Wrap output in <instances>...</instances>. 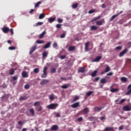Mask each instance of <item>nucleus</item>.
Segmentation results:
<instances>
[{"mask_svg": "<svg viewBox=\"0 0 131 131\" xmlns=\"http://www.w3.org/2000/svg\"><path fill=\"white\" fill-rule=\"evenodd\" d=\"M131 94V89L128 90L127 92L126 93V95L128 96V95H130Z\"/></svg>", "mask_w": 131, "mask_h": 131, "instance_id": "47", "label": "nucleus"}, {"mask_svg": "<svg viewBox=\"0 0 131 131\" xmlns=\"http://www.w3.org/2000/svg\"><path fill=\"white\" fill-rule=\"evenodd\" d=\"M17 79H18V75H15L11 77L10 81L12 82L13 85H15L17 83V81H16Z\"/></svg>", "mask_w": 131, "mask_h": 131, "instance_id": "2", "label": "nucleus"}, {"mask_svg": "<svg viewBox=\"0 0 131 131\" xmlns=\"http://www.w3.org/2000/svg\"><path fill=\"white\" fill-rule=\"evenodd\" d=\"M3 31L4 33H8L10 31V29L7 27H3Z\"/></svg>", "mask_w": 131, "mask_h": 131, "instance_id": "12", "label": "nucleus"}, {"mask_svg": "<svg viewBox=\"0 0 131 131\" xmlns=\"http://www.w3.org/2000/svg\"><path fill=\"white\" fill-rule=\"evenodd\" d=\"M36 47H37V46L35 45L31 48V50L29 52L30 55H32V53H33V52H34V51H35V50H36Z\"/></svg>", "mask_w": 131, "mask_h": 131, "instance_id": "9", "label": "nucleus"}, {"mask_svg": "<svg viewBox=\"0 0 131 131\" xmlns=\"http://www.w3.org/2000/svg\"><path fill=\"white\" fill-rule=\"evenodd\" d=\"M10 75H13L15 74V69H11L9 70Z\"/></svg>", "mask_w": 131, "mask_h": 131, "instance_id": "20", "label": "nucleus"}, {"mask_svg": "<svg viewBox=\"0 0 131 131\" xmlns=\"http://www.w3.org/2000/svg\"><path fill=\"white\" fill-rule=\"evenodd\" d=\"M113 75V73H112V72L109 73H108V74H107V75L108 76H111V75Z\"/></svg>", "mask_w": 131, "mask_h": 131, "instance_id": "63", "label": "nucleus"}, {"mask_svg": "<svg viewBox=\"0 0 131 131\" xmlns=\"http://www.w3.org/2000/svg\"><path fill=\"white\" fill-rule=\"evenodd\" d=\"M40 104V102L39 101H36L34 103V106H36L38 105H39Z\"/></svg>", "mask_w": 131, "mask_h": 131, "instance_id": "45", "label": "nucleus"}, {"mask_svg": "<svg viewBox=\"0 0 131 131\" xmlns=\"http://www.w3.org/2000/svg\"><path fill=\"white\" fill-rule=\"evenodd\" d=\"M24 88L26 90H28V89L30 88V85H29V84H26V85H25Z\"/></svg>", "mask_w": 131, "mask_h": 131, "instance_id": "41", "label": "nucleus"}, {"mask_svg": "<svg viewBox=\"0 0 131 131\" xmlns=\"http://www.w3.org/2000/svg\"><path fill=\"white\" fill-rule=\"evenodd\" d=\"M34 72L36 74V73H38V72H39V69L38 68H35L34 70Z\"/></svg>", "mask_w": 131, "mask_h": 131, "instance_id": "43", "label": "nucleus"}, {"mask_svg": "<svg viewBox=\"0 0 131 131\" xmlns=\"http://www.w3.org/2000/svg\"><path fill=\"white\" fill-rule=\"evenodd\" d=\"M56 117H61V115L59 113H57L56 114Z\"/></svg>", "mask_w": 131, "mask_h": 131, "instance_id": "62", "label": "nucleus"}, {"mask_svg": "<svg viewBox=\"0 0 131 131\" xmlns=\"http://www.w3.org/2000/svg\"><path fill=\"white\" fill-rule=\"evenodd\" d=\"M36 110H37V111L40 112V111H41V110H42V107H41V106H40L39 107V108L38 107H37L36 108Z\"/></svg>", "mask_w": 131, "mask_h": 131, "instance_id": "42", "label": "nucleus"}, {"mask_svg": "<svg viewBox=\"0 0 131 131\" xmlns=\"http://www.w3.org/2000/svg\"><path fill=\"white\" fill-rule=\"evenodd\" d=\"M125 101H126V100L125 99H122V100H121V101H120V102L118 104H121L122 103H124V102H125Z\"/></svg>", "mask_w": 131, "mask_h": 131, "instance_id": "55", "label": "nucleus"}, {"mask_svg": "<svg viewBox=\"0 0 131 131\" xmlns=\"http://www.w3.org/2000/svg\"><path fill=\"white\" fill-rule=\"evenodd\" d=\"M98 29V27L96 26H92L91 28V30H97Z\"/></svg>", "mask_w": 131, "mask_h": 131, "instance_id": "35", "label": "nucleus"}, {"mask_svg": "<svg viewBox=\"0 0 131 131\" xmlns=\"http://www.w3.org/2000/svg\"><path fill=\"white\" fill-rule=\"evenodd\" d=\"M97 73H98V70H95L92 74H91V76L92 77H95L97 75Z\"/></svg>", "mask_w": 131, "mask_h": 131, "instance_id": "22", "label": "nucleus"}, {"mask_svg": "<svg viewBox=\"0 0 131 131\" xmlns=\"http://www.w3.org/2000/svg\"><path fill=\"white\" fill-rule=\"evenodd\" d=\"M49 99L50 100H51V101H53V100H55V96L53 94H52L50 96Z\"/></svg>", "mask_w": 131, "mask_h": 131, "instance_id": "31", "label": "nucleus"}, {"mask_svg": "<svg viewBox=\"0 0 131 131\" xmlns=\"http://www.w3.org/2000/svg\"><path fill=\"white\" fill-rule=\"evenodd\" d=\"M36 42L37 43H43V42H45V41L43 40H36Z\"/></svg>", "mask_w": 131, "mask_h": 131, "instance_id": "49", "label": "nucleus"}, {"mask_svg": "<svg viewBox=\"0 0 131 131\" xmlns=\"http://www.w3.org/2000/svg\"><path fill=\"white\" fill-rule=\"evenodd\" d=\"M128 52V49H127V48H125L123 51L119 53V57H122L123 56H124V55H125L126 53H127Z\"/></svg>", "mask_w": 131, "mask_h": 131, "instance_id": "6", "label": "nucleus"}, {"mask_svg": "<svg viewBox=\"0 0 131 131\" xmlns=\"http://www.w3.org/2000/svg\"><path fill=\"white\" fill-rule=\"evenodd\" d=\"M109 81H110V80H109V78H108V77H106L105 79L102 78L100 80L101 83H103V84H105V83H106V82H109Z\"/></svg>", "mask_w": 131, "mask_h": 131, "instance_id": "4", "label": "nucleus"}, {"mask_svg": "<svg viewBox=\"0 0 131 131\" xmlns=\"http://www.w3.org/2000/svg\"><path fill=\"white\" fill-rule=\"evenodd\" d=\"M57 22L58 23H63V19L61 18H58L57 19Z\"/></svg>", "mask_w": 131, "mask_h": 131, "instance_id": "44", "label": "nucleus"}, {"mask_svg": "<svg viewBox=\"0 0 131 131\" xmlns=\"http://www.w3.org/2000/svg\"><path fill=\"white\" fill-rule=\"evenodd\" d=\"M49 81H50V80H49L48 79H43L40 82V84H41V85L47 84V83H48L49 82Z\"/></svg>", "mask_w": 131, "mask_h": 131, "instance_id": "10", "label": "nucleus"}, {"mask_svg": "<svg viewBox=\"0 0 131 131\" xmlns=\"http://www.w3.org/2000/svg\"><path fill=\"white\" fill-rule=\"evenodd\" d=\"M26 97H20V98H19V100H20V101H24V100H26Z\"/></svg>", "mask_w": 131, "mask_h": 131, "instance_id": "53", "label": "nucleus"}, {"mask_svg": "<svg viewBox=\"0 0 131 131\" xmlns=\"http://www.w3.org/2000/svg\"><path fill=\"white\" fill-rule=\"evenodd\" d=\"M83 120V119H82V117H79V118H78V121L79 122H80V121H82Z\"/></svg>", "mask_w": 131, "mask_h": 131, "instance_id": "59", "label": "nucleus"}, {"mask_svg": "<svg viewBox=\"0 0 131 131\" xmlns=\"http://www.w3.org/2000/svg\"><path fill=\"white\" fill-rule=\"evenodd\" d=\"M9 50H10L11 51L16 50V47H15L14 46L10 47H9Z\"/></svg>", "mask_w": 131, "mask_h": 131, "instance_id": "46", "label": "nucleus"}, {"mask_svg": "<svg viewBox=\"0 0 131 131\" xmlns=\"http://www.w3.org/2000/svg\"><path fill=\"white\" fill-rule=\"evenodd\" d=\"M75 50V47L74 46H70L68 48V51L70 52H72L73 51H74Z\"/></svg>", "mask_w": 131, "mask_h": 131, "instance_id": "24", "label": "nucleus"}, {"mask_svg": "<svg viewBox=\"0 0 131 131\" xmlns=\"http://www.w3.org/2000/svg\"><path fill=\"white\" fill-rule=\"evenodd\" d=\"M82 112H84V113H89L90 112V110L88 107H85L82 110Z\"/></svg>", "mask_w": 131, "mask_h": 131, "instance_id": "28", "label": "nucleus"}, {"mask_svg": "<svg viewBox=\"0 0 131 131\" xmlns=\"http://www.w3.org/2000/svg\"><path fill=\"white\" fill-rule=\"evenodd\" d=\"M111 92L112 93H116V92H118V89H112Z\"/></svg>", "mask_w": 131, "mask_h": 131, "instance_id": "38", "label": "nucleus"}, {"mask_svg": "<svg viewBox=\"0 0 131 131\" xmlns=\"http://www.w3.org/2000/svg\"><path fill=\"white\" fill-rule=\"evenodd\" d=\"M72 108H77V107H80V105H79V102H76L71 105Z\"/></svg>", "mask_w": 131, "mask_h": 131, "instance_id": "8", "label": "nucleus"}, {"mask_svg": "<svg viewBox=\"0 0 131 131\" xmlns=\"http://www.w3.org/2000/svg\"><path fill=\"white\" fill-rule=\"evenodd\" d=\"M65 36H66V34L65 33H63L60 36V38H64Z\"/></svg>", "mask_w": 131, "mask_h": 131, "instance_id": "50", "label": "nucleus"}, {"mask_svg": "<svg viewBox=\"0 0 131 131\" xmlns=\"http://www.w3.org/2000/svg\"><path fill=\"white\" fill-rule=\"evenodd\" d=\"M123 110L124 111H130V107L128 105H125L123 107Z\"/></svg>", "mask_w": 131, "mask_h": 131, "instance_id": "13", "label": "nucleus"}, {"mask_svg": "<svg viewBox=\"0 0 131 131\" xmlns=\"http://www.w3.org/2000/svg\"><path fill=\"white\" fill-rule=\"evenodd\" d=\"M45 14L43 13H41L39 15V19H43V18H45Z\"/></svg>", "mask_w": 131, "mask_h": 131, "instance_id": "39", "label": "nucleus"}, {"mask_svg": "<svg viewBox=\"0 0 131 131\" xmlns=\"http://www.w3.org/2000/svg\"><path fill=\"white\" fill-rule=\"evenodd\" d=\"M55 20H56V17H54V18L50 17L48 19V21L49 22H50V23H52V22H54Z\"/></svg>", "mask_w": 131, "mask_h": 131, "instance_id": "27", "label": "nucleus"}, {"mask_svg": "<svg viewBox=\"0 0 131 131\" xmlns=\"http://www.w3.org/2000/svg\"><path fill=\"white\" fill-rule=\"evenodd\" d=\"M33 12H34V9H31L29 13H30V14H32L33 13Z\"/></svg>", "mask_w": 131, "mask_h": 131, "instance_id": "64", "label": "nucleus"}, {"mask_svg": "<svg viewBox=\"0 0 131 131\" xmlns=\"http://www.w3.org/2000/svg\"><path fill=\"white\" fill-rule=\"evenodd\" d=\"M110 71V67H107L105 70V72H109Z\"/></svg>", "mask_w": 131, "mask_h": 131, "instance_id": "52", "label": "nucleus"}, {"mask_svg": "<svg viewBox=\"0 0 131 131\" xmlns=\"http://www.w3.org/2000/svg\"><path fill=\"white\" fill-rule=\"evenodd\" d=\"M47 70H48V68L45 67L43 70V74L41 76V78H46V77H47V75H48V74L47 73Z\"/></svg>", "mask_w": 131, "mask_h": 131, "instance_id": "3", "label": "nucleus"}, {"mask_svg": "<svg viewBox=\"0 0 131 131\" xmlns=\"http://www.w3.org/2000/svg\"><path fill=\"white\" fill-rule=\"evenodd\" d=\"M48 55H49V52L47 51H44L42 54V58H47V57H48Z\"/></svg>", "mask_w": 131, "mask_h": 131, "instance_id": "18", "label": "nucleus"}, {"mask_svg": "<svg viewBox=\"0 0 131 131\" xmlns=\"http://www.w3.org/2000/svg\"><path fill=\"white\" fill-rule=\"evenodd\" d=\"M121 49H122V47L121 46H118L116 48V50L117 51H120V50H121Z\"/></svg>", "mask_w": 131, "mask_h": 131, "instance_id": "51", "label": "nucleus"}, {"mask_svg": "<svg viewBox=\"0 0 131 131\" xmlns=\"http://www.w3.org/2000/svg\"><path fill=\"white\" fill-rule=\"evenodd\" d=\"M51 43H52L51 42H48L47 44H46L43 47V49H49V48H50V47H51Z\"/></svg>", "mask_w": 131, "mask_h": 131, "instance_id": "14", "label": "nucleus"}, {"mask_svg": "<svg viewBox=\"0 0 131 131\" xmlns=\"http://www.w3.org/2000/svg\"><path fill=\"white\" fill-rule=\"evenodd\" d=\"M66 58V55H62L60 56V58L61 59V60H63V59H65Z\"/></svg>", "mask_w": 131, "mask_h": 131, "instance_id": "60", "label": "nucleus"}, {"mask_svg": "<svg viewBox=\"0 0 131 131\" xmlns=\"http://www.w3.org/2000/svg\"><path fill=\"white\" fill-rule=\"evenodd\" d=\"M70 85V84H66L61 86V88L62 89H68V88H69Z\"/></svg>", "mask_w": 131, "mask_h": 131, "instance_id": "30", "label": "nucleus"}, {"mask_svg": "<svg viewBox=\"0 0 131 131\" xmlns=\"http://www.w3.org/2000/svg\"><path fill=\"white\" fill-rule=\"evenodd\" d=\"M29 112L32 114V115H34V109L30 108L29 110Z\"/></svg>", "mask_w": 131, "mask_h": 131, "instance_id": "34", "label": "nucleus"}, {"mask_svg": "<svg viewBox=\"0 0 131 131\" xmlns=\"http://www.w3.org/2000/svg\"><path fill=\"white\" fill-rule=\"evenodd\" d=\"M90 45V42L88 41L85 43V51H89V46Z\"/></svg>", "mask_w": 131, "mask_h": 131, "instance_id": "25", "label": "nucleus"}, {"mask_svg": "<svg viewBox=\"0 0 131 131\" xmlns=\"http://www.w3.org/2000/svg\"><path fill=\"white\" fill-rule=\"evenodd\" d=\"M100 120H104V119H105V116H102L100 118Z\"/></svg>", "mask_w": 131, "mask_h": 131, "instance_id": "61", "label": "nucleus"}, {"mask_svg": "<svg viewBox=\"0 0 131 131\" xmlns=\"http://www.w3.org/2000/svg\"><path fill=\"white\" fill-rule=\"evenodd\" d=\"M56 73V69L52 68L51 69V73Z\"/></svg>", "mask_w": 131, "mask_h": 131, "instance_id": "57", "label": "nucleus"}, {"mask_svg": "<svg viewBox=\"0 0 131 131\" xmlns=\"http://www.w3.org/2000/svg\"><path fill=\"white\" fill-rule=\"evenodd\" d=\"M46 35V31H43L41 34H40L39 36V38H43V36Z\"/></svg>", "mask_w": 131, "mask_h": 131, "instance_id": "26", "label": "nucleus"}, {"mask_svg": "<svg viewBox=\"0 0 131 131\" xmlns=\"http://www.w3.org/2000/svg\"><path fill=\"white\" fill-rule=\"evenodd\" d=\"M96 23V25L101 26V25H103V24H105V20L104 19V18H103L100 20L97 21Z\"/></svg>", "mask_w": 131, "mask_h": 131, "instance_id": "5", "label": "nucleus"}, {"mask_svg": "<svg viewBox=\"0 0 131 131\" xmlns=\"http://www.w3.org/2000/svg\"><path fill=\"white\" fill-rule=\"evenodd\" d=\"M78 72L79 73H84L85 72V68L80 67L78 70Z\"/></svg>", "mask_w": 131, "mask_h": 131, "instance_id": "7", "label": "nucleus"}, {"mask_svg": "<svg viewBox=\"0 0 131 131\" xmlns=\"http://www.w3.org/2000/svg\"><path fill=\"white\" fill-rule=\"evenodd\" d=\"M121 80L122 82H126V81H127V78L124 77H122L121 78Z\"/></svg>", "mask_w": 131, "mask_h": 131, "instance_id": "29", "label": "nucleus"}, {"mask_svg": "<svg viewBox=\"0 0 131 131\" xmlns=\"http://www.w3.org/2000/svg\"><path fill=\"white\" fill-rule=\"evenodd\" d=\"M57 47H58V43H57L56 42H54L53 44V48H56Z\"/></svg>", "mask_w": 131, "mask_h": 131, "instance_id": "48", "label": "nucleus"}, {"mask_svg": "<svg viewBox=\"0 0 131 131\" xmlns=\"http://www.w3.org/2000/svg\"><path fill=\"white\" fill-rule=\"evenodd\" d=\"M102 109H103L102 107H96L94 108V111L96 112H100Z\"/></svg>", "mask_w": 131, "mask_h": 131, "instance_id": "17", "label": "nucleus"}, {"mask_svg": "<svg viewBox=\"0 0 131 131\" xmlns=\"http://www.w3.org/2000/svg\"><path fill=\"white\" fill-rule=\"evenodd\" d=\"M101 59H102V56H97L96 58L93 60V62H99V61H100Z\"/></svg>", "mask_w": 131, "mask_h": 131, "instance_id": "16", "label": "nucleus"}, {"mask_svg": "<svg viewBox=\"0 0 131 131\" xmlns=\"http://www.w3.org/2000/svg\"><path fill=\"white\" fill-rule=\"evenodd\" d=\"M118 16H119V14H116V15H113L111 18L110 19V21H113L114 20V19H115L116 18V17H118Z\"/></svg>", "mask_w": 131, "mask_h": 131, "instance_id": "21", "label": "nucleus"}, {"mask_svg": "<svg viewBox=\"0 0 131 131\" xmlns=\"http://www.w3.org/2000/svg\"><path fill=\"white\" fill-rule=\"evenodd\" d=\"M94 93V92L93 91H89L88 92H87L86 96H88V97H90V95H92V94H93Z\"/></svg>", "mask_w": 131, "mask_h": 131, "instance_id": "40", "label": "nucleus"}, {"mask_svg": "<svg viewBox=\"0 0 131 131\" xmlns=\"http://www.w3.org/2000/svg\"><path fill=\"white\" fill-rule=\"evenodd\" d=\"M10 32L11 33V35H13L14 34V30L13 29H11L9 30Z\"/></svg>", "mask_w": 131, "mask_h": 131, "instance_id": "58", "label": "nucleus"}, {"mask_svg": "<svg viewBox=\"0 0 131 131\" xmlns=\"http://www.w3.org/2000/svg\"><path fill=\"white\" fill-rule=\"evenodd\" d=\"M77 100H79V97L78 96H75L74 98L72 101V103H74V102H76Z\"/></svg>", "mask_w": 131, "mask_h": 131, "instance_id": "32", "label": "nucleus"}, {"mask_svg": "<svg viewBox=\"0 0 131 131\" xmlns=\"http://www.w3.org/2000/svg\"><path fill=\"white\" fill-rule=\"evenodd\" d=\"M40 4H41V1L38 2L35 5V8H38V7H39V5H40Z\"/></svg>", "mask_w": 131, "mask_h": 131, "instance_id": "37", "label": "nucleus"}, {"mask_svg": "<svg viewBox=\"0 0 131 131\" xmlns=\"http://www.w3.org/2000/svg\"><path fill=\"white\" fill-rule=\"evenodd\" d=\"M47 107L48 109H50L51 110H55V109L58 107V104L51 103L50 105H47Z\"/></svg>", "mask_w": 131, "mask_h": 131, "instance_id": "1", "label": "nucleus"}, {"mask_svg": "<svg viewBox=\"0 0 131 131\" xmlns=\"http://www.w3.org/2000/svg\"><path fill=\"white\" fill-rule=\"evenodd\" d=\"M104 131H114V128L113 127H106L104 129Z\"/></svg>", "mask_w": 131, "mask_h": 131, "instance_id": "15", "label": "nucleus"}, {"mask_svg": "<svg viewBox=\"0 0 131 131\" xmlns=\"http://www.w3.org/2000/svg\"><path fill=\"white\" fill-rule=\"evenodd\" d=\"M77 7H78V4L77 3L74 4L72 6V9H76Z\"/></svg>", "mask_w": 131, "mask_h": 131, "instance_id": "33", "label": "nucleus"}, {"mask_svg": "<svg viewBox=\"0 0 131 131\" xmlns=\"http://www.w3.org/2000/svg\"><path fill=\"white\" fill-rule=\"evenodd\" d=\"M58 126L57 125H53L51 128V130H55V131H57L58 130Z\"/></svg>", "mask_w": 131, "mask_h": 131, "instance_id": "11", "label": "nucleus"}, {"mask_svg": "<svg viewBox=\"0 0 131 131\" xmlns=\"http://www.w3.org/2000/svg\"><path fill=\"white\" fill-rule=\"evenodd\" d=\"M43 24V23L39 21L37 23H36L35 25H33L34 27H37V26H40V25H42Z\"/></svg>", "mask_w": 131, "mask_h": 131, "instance_id": "23", "label": "nucleus"}, {"mask_svg": "<svg viewBox=\"0 0 131 131\" xmlns=\"http://www.w3.org/2000/svg\"><path fill=\"white\" fill-rule=\"evenodd\" d=\"M56 28H61V27H62V25L60 24H58L56 25Z\"/></svg>", "mask_w": 131, "mask_h": 131, "instance_id": "56", "label": "nucleus"}, {"mask_svg": "<svg viewBox=\"0 0 131 131\" xmlns=\"http://www.w3.org/2000/svg\"><path fill=\"white\" fill-rule=\"evenodd\" d=\"M100 18H101V15H99V16L93 18V19L92 20V22H94V21H96V20H99V19H100Z\"/></svg>", "mask_w": 131, "mask_h": 131, "instance_id": "36", "label": "nucleus"}, {"mask_svg": "<svg viewBox=\"0 0 131 131\" xmlns=\"http://www.w3.org/2000/svg\"><path fill=\"white\" fill-rule=\"evenodd\" d=\"M21 75L24 78L28 77V74H27V72H26V71H23L21 73Z\"/></svg>", "mask_w": 131, "mask_h": 131, "instance_id": "19", "label": "nucleus"}, {"mask_svg": "<svg viewBox=\"0 0 131 131\" xmlns=\"http://www.w3.org/2000/svg\"><path fill=\"white\" fill-rule=\"evenodd\" d=\"M96 12V10H91L89 11V14H93V13H95Z\"/></svg>", "mask_w": 131, "mask_h": 131, "instance_id": "54", "label": "nucleus"}]
</instances>
